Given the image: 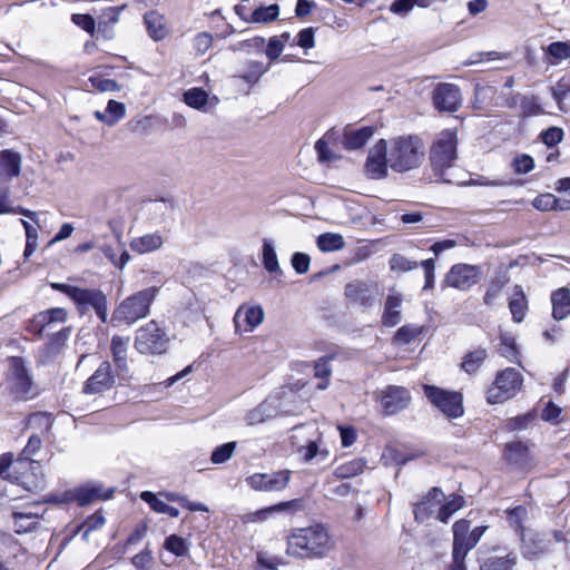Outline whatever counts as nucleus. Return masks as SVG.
Returning a JSON list of instances; mask_svg holds the SVG:
<instances>
[{
    "mask_svg": "<svg viewBox=\"0 0 570 570\" xmlns=\"http://www.w3.org/2000/svg\"><path fill=\"white\" fill-rule=\"evenodd\" d=\"M107 116L109 117L110 127L115 126L126 115L125 104L110 99L106 107Z\"/></svg>",
    "mask_w": 570,
    "mask_h": 570,
    "instance_id": "e2e57ef3",
    "label": "nucleus"
},
{
    "mask_svg": "<svg viewBox=\"0 0 570 570\" xmlns=\"http://www.w3.org/2000/svg\"><path fill=\"white\" fill-rule=\"evenodd\" d=\"M237 443L235 441L226 442L216 446L212 452L210 462L213 464H223L227 462L232 458Z\"/></svg>",
    "mask_w": 570,
    "mask_h": 570,
    "instance_id": "603ef678",
    "label": "nucleus"
},
{
    "mask_svg": "<svg viewBox=\"0 0 570 570\" xmlns=\"http://www.w3.org/2000/svg\"><path fill=\"white\" fill-rule=\"evenodd\" d=\"M183 101L187 106L200 110L208 102V94L200 87H194L184 92Z\"/></svg>",
    "mask_w": 570,
    "mask_h": 570,
    "instance_id": "79ce46f5",
    "label": "nucleus"
},
{
    "mask_svg": "<svg viewBox=\"0 0 570 570\" xmlns=\"http://www.w3.org/2000/svg\"><path fill=\"white\" fill-rule=\"evenodd\" d=\"M244 315V322L248 326L245 331H253L264 321V311L259 305L255 306H240L234 316L236 328L239 327L240 317Z\"/></svg>",
    "mask_w": 570,
    "mask_h": 570,
    "instance_id": "7c9ffc66",
    "label": "nucleus"
},
{
    "mask_svg": "<svg viewBox=\"0 0 570 570\" xmlns=\"http://www.w3.org/2000/svg\"><path fill=\"white\" fill-rule=\"evenodd\" d=\"M423 140L416 135L399 136L391 141L390 168L406 173L421 166L424 157Z\"/></svg>",
    "mask_w": 570,
    "mask_h": 570,
    "instance_id": "39448f33",
    "label": "nucleus"
},
{
    "mask_svg": "<svg viewBox=\"0 0 570 570\" xmlns=\"http://www.w3.org/2000/svg\"><path fill=\"white\" fill-rule=\"evenodd\" d=\"M527 509L522 505L514 507L507 511V519L520 537L524 534L523 519L527 517Z\"/></svg>",
    "mask_w": 570,
    "mask_h": 570,
    "instance_id": "864d4df0",
    "label": "nucleus"
},
{
    "mask_svg": "<svg viewBox=\"0 0 570 570\" xmlns=\"http://www.w3.org/2000/svg\"><path fill=\"white\" fill-rule=\"evenodd\" d=\"M169 336L156 321H150L136 331L134 346L142 355H161L168 351Z\"/></svg>",
    "mask_w": 570,
    "mask_h": 570,
    "instance_id": "6e6552de",
    "label": "nucleus"
},
{
    "mask_svg": "<svg viewBox=\"0 0 570 570\" xmlns=\"http://www.w3.org/2000/svg\"><path fill=\"white\" fill-rule=\"evenodd\" d=\"M403 302V297L399 293H391L387 295L384 303V311L382 314V325L385 327H394L396 326L401 320V305Z\"/></svg>",
    "mask_w": 570,
    "mask_h": 570,
    "instance_id": "a878e982",
    "label": "nucleus"
},
{
    "mask_svg": "<svg viewBox=\"0 0 570 570\" xmlns=\"http://www.w3.org/2000/svg\"><path fill=\"white\" fill-rule=\"evenodd\" d=\"M552 316L557 321L564 320L570 314V289L560 287L551 295Z\"/></svg>",
    "mask_w": 570,
    "mask_h": 570,
    "instance_id": "2f4dec72",
    "label": "nucleus"
},
{
    "mask_svg": "<svg viewBox=\"0 0 570 570\" xmlns=\"http://www.w3.org/2000/svg\"><path fill=\"white\" fill-rule=\"evenodd\" d=\"M73 303L80 314L92 308L101 323L108 322L107 296L101 289L79 287Z\"/></svg>",
    "mask_w": 570,
    "mask_h": 570,
    "instance_id": "f8f14e48",
    "label": "nucleus"
},
{
    "mask_svg": "<svg viewBox=\"0 0 570 570\" xmlns=\"http://www.w3.org/2000/svg\"><path fill=\"white\" fill-rule=\"evenodd\" d=\"M70 333V327H63L60 331L50 335L49 341L46 344V351L52 355L58 354L61 351L65 343L68 341Z\"/></svg>",
    "mask_w": 570,
    "mask_h": 570,
    "instance_id": "8fccbe9b",
    "label": "nucleus"
},
{
    "mask_svg": "<svg viewBox=\"0 0 570 570\" xmlns=\"http://www.w3.org/2000/svg\"><path fill=\"white\" fill-rule=\"evenodd\" d=\"M333 360L332 355L323 356L315 362L314 365V375L317 379H321L322 382L317 384L318 390H326L330 384V376L332 374V367L330 362Z\"/></svg>",
    "mask_w": 570,
    "mask_h": 570,
    "instance_id": "a19ab883",
    "label": "nucleus"
},
{
    "mask_svg": "<svg viewBox=\"0 0 570 570\" xmlns=\"http://www.w3.org/2000/svg\"><path fill=\"white\" fill-rule=\"evenodd\" d=\"M465 504V500L460 494H452L451 499L441 504L439 509L438 520L448 523L449 519Z\"/></svg>",
    "mask_w": 570,
    "mask_h": 570,
    "instance_id": "58836bf2",
    "label": "nucleus"
},
{
    "mask_svg": "<svg viewBox=\"0 0 570 570\" xmlns=\"http://www.w3.org/2000/svg\"><path fill=\"white\" fill-rule=\"evenodd\" d=\"M569 92L570 72L566 73L562 78H560L557 85L551 88V95L559 106Z\"/></svg>",
    "mask_w": 570,
    "mask_h": 570,
    "instance_id": "69168bd1",
    "label": "nucleus"
},
{
    "mask_svg": "<svg viewBox=\"0 0 570 570\" xmlns=\"http://www.w3.org/2000/svg\"><path fill=\"white\" fill-rule=\"evenodd\" d=\"M163 245V237L157 234H146L131 240L130 247L134 252L139 254L149 253L160 248Z\"/></svg>",
    "mask_w": 570,
    "mask_h": 570,
    "instance_id": "72a5a7b5",
    "label": "nucleus"
},
{
    "mask_svg": "<svg viewBox=\"0 0 570 570\" xmlns=\"http://www.w3.org/2000/svg\"><path fill=\"white\" fill-rule=\"evenodd\" d=\"M375 400L380 402L385 415H394L407 409L412 397L406 387L387 385L375 393Z\"/></svg>",
    "mask_w": 570,
    "mask_h": 570,
    "instance_id": "ddd939ff",
    "label": "nucleus"
},
{
    "mask_svg": "<svg viewBox=\"0 0 570 570\" xmlns=\"http://www.w3.org/2000/svg\"><path fill=\"white\" fill-rule=\"evenodd\" d=\"M144 22L148 32V36L155 41L165 39L169 29L166 23V18L158 11L151 10L145 13Z\"/></svg>",
    "mask_w": 570,
    "mask_h": 570,
    "instance_id": "cd10ccee",
    "label": "nucleus"
},
{
    "mask_svg": "<svg viewBox=\"0 0 570 570\" xmlns=\"http://www.w3.org/2000/svg\"><path fill=\"white\" fill-rule=\"evenodd\" d=\"M316 244L318 249L324 253L340 250L345 246L343 236L336 233H323L318 235Z\"/></svg>",
    "mask_w": 570,
    "mask_h": 570,
    "instance_id": "4c0bfd02",
    "label": "nucleus"
},
{
    "mask_svg": "<svg viewBox=\"0 0 570 570\" xmlns=\"http://www.w3.org/2000/svg\"><path fill=\"white\" fill-rule=\"evenodd\" d=\"M160 495L165 497L169 502L179 503L183 508L193 511V512H208V507L202 502H193L187 499V497L178 493V492H163Z\"/></svg>",
    "mask_w": 570,
    "mask_h": 570,
    "instance_id": "a18cd8bd",
    "label": "nucleus"
},
{
    "mask_svg": "<svg viewBox=\"0 0 570 570\" xmlns=\"http://www.w3.org/2000/svg\"><path fill=\"white\" fill-rule=\"evenodd\" d=\"M520 108L523 117L537 116L542 112V107L535 96H522Z\"/></svg>",
    "mask_w": 570,
    "mask_h": 570,
    "instance_id": "052dcab7",
    "label": "nucleus"
},
{
    "mask_svg": "<svg viewBox=\"0 0 570 570\" xmlns=\"http://www.w3.org/2000/svg\"><path fill=\"white\" fill-rule=\"evenodd\" d=\"M563 137V129L556 126L549 127L540 134L541 141L549 148H552L561 142Z\"/></svg>",
    "mask_w": 570,
    "mask_h": 570,
    "instance_id": "bf43d9fd",
    "label": "nucleus"
},
{
    "mask_svg": "<svg viewBox=\"0 0 570 570\" xmlns=\"http://www.w3.org/2000/svg\"><path fill=\"white\" fill-rule=\"evenodd\" d=\"M160 287L150 286L138 291L124 301L114 309L110 323L114 326L132 325L150 314V306L156 299Z\"/></svg>",
    "mask_w": 570,
    "mask_h": 570,
    "instance_id": "20e7f679",
    "label": "nucleus"
},
{
    "mask_svg": "<svg viewBox=\"0 0 570 570\" xmlns=\"http://www.w3.org/2000/svg\"><path fill=\"white\" fill-rule=\"evenodd\" d=\"M2 480L7 481L2 487V498L9 499L10 502L23 499V494L17 493L16 488L24 492H37L46 485L39 461L28 458L13 460L11 452L2 453Z\"/></svg>",
    "mask_w": 570,
    "mask_h": 570,
    "instance_id": "f257e3e1",
    "label": "nucleus"
},
{
    "mask_svg": "<svg viewBox=\"0 0 570 570\" xmlns=\"http://www.w3.org/2000/svg\"><path fill=\"white\" fill-rule=\"evenodd\" d=\"M517 294L520 293V297L512 298L509 302V308L512 314L514 322H522L527 311V299L520 285L515 286Z\"/></svg>",
    "mask_w": 570,
    "mask_h": 570,
    "instance_id": "09e8293b",
    "label": "nucleus"
},
{
    "mask_svg": "<svg viewBox=\"0 0 570 570\" xmlns=\"http://www.w3.org/2000/svg\"><path fill=\"white\" fill-rule=\"evenodd\" d=\"M435 511L434 503H430L429 500H421L414 505V519L415 521L422 523L430 519Z\"/></svg>",
    "mask_w": 570,
    "mask_h": 570,
    "instance_id": "774afa93",
    "label": "nucleus"
},
{
    "mask_svg": "<svg viewBox=\"0 0 570 570\" xmlns=\"http://www.w3.org/2000/svg\"><path fill=\"white\" fill-rule=\"evenodd\" d=\"M487 356L488 353L485 348L479 347L475 351H471L464 355L461 368L468 374H473L481 367Z\"/></svg>",
    "mask_w": 570,
    "mask_h": 570,
    "instance_id": "e433bc0d",
    "label": "nucleus"
},
{
    "mask_svg": "<svg viewBox=\"0 0 570 570\" xmlns=\"http://www.w3.org/2000/svg\"><path fill=\"white\" fill-rule=\"evenodd\" d=\"M509 283L508 272L500 268L495 272L493 278L490 281L487 292L483 296V303L487 306H492L502 288Z\"/></svg>",
    "mask_w": 570,
    "mask_h": 570,
    "instance_id": "473e14b6",
    "label": "nucleus"
},
{
    "mask_svg": "<svg viewBox=\"0 0 570 570\" xmlns=\"http://www.w3.org/2000/svg\"><path fill=\"white\" fill-rule=\"evenodd\" d=\"M504 460L517 470H527L531 466L530 450L522 441H513L505 444Z\"/></svg>",
    "mask_w": 570,
    "mask_h": 570,
    "instance_id": "b1692460",
    "label": "nucleus"
},
{
    "mask_svg": "<svg viewBox=\"0 0 570 570\" xmlns=\"http://www.w3.org/2000/svg\"><path fill=\"white\" fill-rule=\"evenodd\" d=\"M129 341V337H124L119 335H115L111 338V355L115 366L119 372H128L127 352Z\"/></svg>",
    "mask_w": 570,
    "mask_h": 570,
    "instance_id": "c756f323",
    "label": "nucleus"
},
{
    "mask_svg": "<svg viewBox=\"0 0 570 570\" xmlns=\"http://www.w3.org/2000/svg\"><path fill=\"white\" fill-rule=\"evenodd\" d=\"M522 383L523 377L514 367L498 372L493 386L488 390V402L500 404L512 399L520 391Z\"/></svg>",
    "mask_w": 570,
    "mask_h": 570,
    "instance_id": "9d476101",
    "label": "nucleus"
},
{
    "mask_svg": "<svg viewBox=\"0 0 570 570\" xmlns=\"http://www.w3.org/2000/svg\"><path fill=\"white\" fill-rule=\"evenodd\" d=\"M344 295L350 303L364 308L372 307L375 303L374 288L364 281L355 279L347 283Z\"/></svg>",
    "mask_w": 570,
    "mask_h": 570,
    "instance_id": "412c9836",
    "label": "nucleus"
},
{
    "mask_svg": "<svg viewBox=\"0 0 570 570\" xmlns=\"http://www.w3.org/2000/svg\"><path fill=\"white\" fill-rule=\"evenodd\" d=\"M334 542L325 525L316 523L293 529L287 537L286 554L296 559H323Z\"/></svg>",
    "mask_w": 570,
    "mask_h": 570,
    "instance_id": "f03ea898",
    "label": "nucleus"
},
{
    "mask_svg": "<svg viewBox=\"0 0 570 570\" xmlns=\"http://www.w3.org/2000/svg\"><path fill=\"white\" fill-rule=\"evenodd\" d=\"M267 70L268 66H265L262 61L250 60L242 78L247 83H256Z\"/></svg>",
    "mask_w": 570,
    "mask_h": 570,
    "instance_id": "5fc2aeb1",
    "label": "nucleus"
},
{
    "mask_svg": "<svg viewBox=\"0 0 570 570\" xmlns=\"http://www.w3.org/2000/svg\"><path fill=\"white\" fill-rule=\"evenodd\" d=\"M374 132L375 128L373 126H364L358 129L345 130L342 141L344 149H361L373 137Z\"/></svg>",
    "mask_w": 570,
    "mask_h": 570,
    "instance_id": "bb28decb",
    "label": "nucleus"
},
{
    "mask_svg": "<svg viewBox=\"0 0 570 570\" xmlns=\"http://www.w3.org/2000/svg\"><path fill=\"white\" fill-rule=\"evenodd\" d=\"M471 528V521L468 519L456 520L452 525V562L448 570H468L465 558L468 553L478 544L487 531V525Z\"/></svg>",
    "mask_w": 570,
    "mask_h": 570,
    "instance_id": "423d86ee",
    "label": "nucleus"
},
{
    "mask_svg": "<svg viewBox=\"0 0 570 570\" xmlns=\"http://www.w3.org/2000/svg\"><path fill=\"white\" fill-rule=\"evenodd\" d=\"M163 547L176 557H185L189 551L190 543L178 534H170L165 538Z\"/></svg>",
    "mask_w": 570,
    "mask_h": 570,
    "instance_id": "37998d69",
    "label": "nucleus"
},
{
    "mask_svg": "<svg viewBox=\"0 0 570 570\" xmlns=\"http://www.w3.org/2000/svg\"><path fill=\"white\" fill-rule=\"evenodd\" d=\"M298 452L303 455L304 462H311L317 456H320V461H323L328 456V451L320 450L316 441H309L306 445L301 446Z\"/></svg>",
    "mask_w": 570,
    "mask_h": 570,
    "instance_id": "4d7b16f0",
    "label": "nucleus"
},
{
    "mask_svg": "<svg viewBox=\"0 0 570 570\" xmlns=\"http://www.w3.org/2000/svg\"><path fill=\"white\" fill-rule=\"evenodd\" d=\"M458 132L456 129L440 131L429 148V166L436 181L450 184L445 177L448 169L454 167L458 160Z\"/></svg>",
    "mask_w": 570,
    "mask_h": 570,
    "instance_id": "7ed1b4c3",
    "label": "nucleus"
},
{
    "mask_svg": "<svg viewBox=\"0 0 570 570\" xmlns=\"http://www.w3.org/2000/svg\"><path fill=\"white\" fill-rule=\"evenodd\" d=\"M116 384V374L110 362L104 361L97 370L87 379L82 386L85 394H100Z\"/></svg>",
    "mask_w": 570,
    "mask_h": 570,
    "instance_id": "6ab92c4d",
    "label": "nucleus"
},
{
    "mask_svg": "<svg viewBox=\"0 0 570 570\" xmlns=\"http://www.w3.org/2000/svg\"><path fill=\"white\" fill-rule=\"evenodd\" d=\"M289 470H279L272 473H254L246 478L247 485L255 491L278 492L284 490L291 481Z\"/></svg>",
    "mask_w": 570,
    "mask_h": 570,
    "instance_id": "2eb2a0df",
    "label": "nucleus"
},
{
    "mask_svg": "<svg viewBox=\"0 0 570 570\" xmlns=\"http://www.w3.org/2000/svg\"><path fill=\"white\" fill-rule=\"evenodd\" d=\"M512 168L515 174H528L534 168V159L528 154H521L513 158Z\"/></svg>",
    "mask_w": 570,
    "mask_h": 570,
    "instance_id": "338daca9",
    "label": "nucleus"
},
{
    "mask_svg": "<svg viewBox=\"0 0 570 570\" xmlns=\"http://www.w3.org/2000/svg\"><path fill=\"white\" fill-rule=\"evenodd\" d=\"M537 413L529 411L524 414L510 417L504 423V429L509 432L523 431L534 423Z\"/></svg>",
    "mask_w": 570,
    "mask_h": 570,
    "instance_id": "c03bdc74",
    "label": "nucleus"
},
{
    "mask_svg": "<svg viewBox=\"0 0 570 570\" xmlns=\"http://www.w3.org/2000/svg\"><path fill=\"white\" fill-rule=\"evenodd\" d=\"M22 157L21 154L13 149H2V214L11 212L6 206V200L11 196V191L6 183L18 178L21 173Z\"/></svg>",
    "mask_w": 570,
    "mask_h": 570,
    "instance_id": "a211bd4d",
    "label": "nucleus"
},
{
    "mask_svg": "<svg viewBox=\"0 0 570 570\" xmlns=\"http://www.w3.org/2000/svg\"><path fill=\"white\" fill-rule=\"evenodd\" d=\"M424 396L435 406L446 419L454 420L463 416V394L459 391L445 390L443 387L424 384Z\"/></svg>",
    "mask_w": 570,
    "mask_h": 570,
    "instance_id": "1a4fd4ad",
    "label": "nucleus"
},
{
    "mask_svg": "<svg viewBox=\"0 0 570 570\" xmlns=\"http://www.w3.org/2000/svg\"><path fill=\"white\" fill-rule=\"evenodd\" d=\"M278 413V400L276 397H267L255 409L248 411L245 420L249 425H256L276 417Z\"/></svg>",
    "mask_w": 570,
    "mask_h": 570,
    "instance_id": "393cba45",
    "label": "nucleus"
},
{
    "mask_svg": "<svg viewBox=\"0 0 570 570\" xmlns=\"http://www.w3.org/2000/svg\"><path fill=\"white\" fill-rule=\"evenodd\" d=\"M106 520L100 511L87 517L81 524L77 527L76 533L83 531V539H87L91 531L98 530L104 527Z\"/></svg>",
    "mask_w": 570,
    "mask_h": 570,
    "instance_id": "de8ad7c7",
    "label": "nucleus"
},
{
    "mask_svg": "<svg viewBox=\"0 0 570 570\" xmlns=\"http://www.w3.org/2000/svg\"><path fill=\"white\" fill-rule=\"evenodd\" d=\"M262 262L268 273H276L281 269L274 244L267 238L263 239Z\"/></svg>",
    "mask_w": 570,
    "mask_h": 570,
    "instance_id": "ea45409f",
    "label": "nucleus"
},
{
    "mask_svg": "<svg viewBox=\"0 0 570 570\" xmlns=\"http://www.w3.org/2000/svg\"><path fill=\"white\" fill-rule=\"evenodd\" d=\"M432 104L439 112L458 111L462 104L459 86L449 82L438 83L432 92Z\"/></svg>",
    "mask_w": 570,
    "mask_h": 570,
    "instance_id": "dca6fc26",
    "label": "nucleus"
},
{
    "mask_svg": "<svg viewBox=\"0 0 570 570\" xmlns=\"http://www.w3.org/2000/svg\"><path fill=\"white\" fill-rule=\"evenodd\" d=\"M281 7L277 3L259 6L253 10L248 20L250 23H269L278 19Z\"/></svg>",
    "mask_w": 570,
    "mask_h": 570,
    "instance_id": "f704fd0d",
    "label": "nucleus"
},
{
    "mask_svg": "<svg viewBox=\"0 0 570 570\" xmlns=\"http://www.w3.org/2000/svg\"><path fill=\"white\" fill-rule=\"evenodd\" d=\"M390 268L394 272H410L417 268L419 263L401 254H393L390 258Z\"/></svg>",
    "mask_w": 570,
    "mask_h": 570,
    "instance_id": "13d9d810",
    "label": "nucleus"
},
{
    "mask_svg": "<svg viewBox=\"0 0 570 570\" xmlns=\"http://www.w3.org/2000/svg\"><path fill=\"white\" fill-rule=\"evenodd\" d=\"M265 46V38L261 36H256L250 39H246L243 41H239L234 50H240L245 51L247 53L257 52L261 53L263 51V48Z\"/></svg>",
    "mask_w": 570,
    "mask_h": 570,
    "instance_id": "0e129e2a",
    "label": "nucleus"
},
{
    "mask_svg": "<svg viewBox=\"0 0 570 570\" xmlns=\"http://www.w3.org/2000/svg\"><path fill=\"white\" fill-rule=\"evenodd\" d=\"M68 312L63 307H52L36 314L29 322L27 330L35 335L42 333L53 324H62L67 321Z\"/></svg>",
    "mask_w": 570,
    "mask_h": 570,
    "instance_id": "aec40b11",
    "label": "nucleus"
},
{
    "mask_svg": "<svg viewBox=\"0 0 570 570\" xmlns=\"http://www.w3.org/2000/svg\"><path fill=\"white\" fill-rule=\"evenodd\" d=\"M7 364L8 392L12 400L27 402L35 399L39 392L27 366V361L21 356H8Z\"/></svg>",
    "mask_w": 570,
    "mask_h": 570,
    "instance_id": "0eeeda50",
    "label": "nucleus"
},
{
    "mask_svg": "<svg viewBox=\"0 0 570 570\" xmlns=\"http://www.w3.org/2000/svg\"><path fill=\"white\" fill-rule=\"evenodd\" d=\"M390 167V155L387 144L380 139L368 151L365 161V173L371 179H384Z\"/></svg>",
    "mask_w": 570,
    "mask_h": 570,
    "instance_id": "f3484780",
    "label": "nucleus"
},
{
    "mask_svg": "<svg viewBox=\"0 0 570 570\" xmlns=\"http://www.w3.org/2000/svg\"><path fill=\"white\" fill-rule=\"evenodd\" d=\"M2 509L10 513L13 522V530L18 534L35 531L39 525L40 519H42V512H32L35 505H18L10 502L9 499H7V503L4 505L2 504Z\"/></svg>",
    "mask_w": 570,
    "mask_h": 570,
    "instance_id": "4468645a",
    "label": "nucleus"
},
{
    "mask_svg": "<svg viewBox=\"0 0 570 570\" xmlns=\"http://www.w3.org/2000/svg\"><path fill=\"white\" fill-rule=\"evenodd\" d=\"M272 509H274V513L286 512L293 514L305 509V500L303 498H297L289 501H282L272 505Z\"/></svg>",
    "mask_w": 570,
    "mask_h": 570,
    "instance_id": "680f3d73",
    "label": "nucleus"
},
{
    "mask_svg": "<svg viewBox=\"0 0 570 570\" xmlns=\"http://www.w3.org/2000/svg\"><path fill=\"white\" fill-rule=\"evenodd\" d=\"M366 466V460L363 458L353 459L346 463L338 465L334 470L337 479H350L361 474Z\"/></svg>",
    "mask_w": 570,
    "mask_h": 570,
    "instance_id": "c9c22d12",
    "label": "nucleus"
},
{
    "mask_svg": "<svg viewBox=\"0 0 570 570\" xmlns=\"http://www.w3.org/2000/svg\"><path fill=\"white\" fill-rule=\"evenodd\" d=\"M422 333V327L406 324L401 326L393 336V342L396 344H410Z\"/></svg>",
    "mask_w": 570,
    "mask_h": 570,
    "instance_id": "3c124183",
    "label": "nucleus"
},
{
    "mask_svg": "<svg viewBox=\"0 0 570 570\" xmlns=\"http://www.w3.org/2000/svg\"><path fill=\"white\" fill-rule=\"evenodd\" d=\"M482 275L481 265L458 263L449 269L443 282L450 287L466 292L480 282Z\"/></svg>",
    "mask_w": 570,
    "mask_h": 570,
    "instance_id": "9b49d317",
    "label": "nucleus"
},
{
    "mask_svg": "<svg viewBox=\"0 0 570 570\" xmlns=\"http://www.w3.org/2000/svg\"><path fill=\"white\" fill-rule=\"evenodd\" d=\"M72 490L73 502L79 507H86L92 502L110 499L114 490L104 491L102 487L97 483H86Z\"/></svg>",
    "mask_w": 570,
    "mask_h": 570,
    "instance_id": "4be33fe9",
    "label": "nucleus"
},
{
    "mask_svg": "<svg viewBox=\"0 0 570 570\" xmlns=\"http://www.w3.org/2000/svg\"><path fill=\"white\" fill-rule=\"evenodd\" d=\"M522 554L525 559H533L540 554L548 553L552 547V540L548 533L535 532L529 538L521 535Z\"/></svg>",
    "mask_w": 570,
    "mask_h": 570,
    "instance_id": "5701e85b",
    "label": "nucleus"
},
{
    "mask_svg": "<svg viewBox=\"0 0 570 570\" xmlns=\"http://www.w3.org/2000/svg\"><path fill=\"white\" fill-rule=\"evenodd\" d=\"M517 554L510 552L505 556H488L479 559L480 570H513L517 564Z\"/></svg>",
    "mask_w": 570,
    "mask_h": 570,
    "instance_id": "c85d7f7f",
    "label": "nucleus"
},
{
    "mask_svg": "<svg viewBox=\"0 0 570 570\" xmlns=\"http://www.w3.org/2000/svg\"><path fill=\"white\" fill-rule=\"evenodd\" d=\"M500 341H501L500 347H499L500 355L505 357L510 362L515 361L518 357V347H517L515 340L508 334H502L500 336Z\"/></svg>",
    "mask_w": 570,
    "mask_h": 570,
    "instance_id": "6e6d98bb",
    "label": "nucleus"
},
{
    "mask_svg": "<svg viewBox=\"0 0 570 570\" xmlns=\"http://www.w3.org/2000/svg\"><path fill=\"white\" fill-rule=\"evenodd\" d=\"M546 53L553 59L552 65L570 58V41H554L547 46Z\"/></svg>",
    "mask_w": 570,
    "mask_h": 570,
    "instance_id": "49530a36",
    "label": "nucleus"
}]
</instances>
